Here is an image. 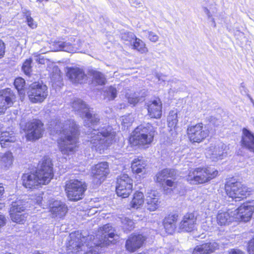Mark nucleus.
I'll use <instances>...</instances> for the list:
<instances>
[{
    "label": "nucleus",
    "instance_id": "nucleus-1",
    "mask_svg": "<svg viewBox=\"0 0 254 254\" xmlns=\"http://www.w3.org/2000/svg\"><path fill=\"white\" fill-rule=\"evenodd\" d=\"M73 110L82 117H84V126L90 127L87 131L91 147L102 153L104 150L112 144L115 138V132L111 127H103L100 128H92L97 125L100 119L93 109L89 108L81 99H75L71 104Z\"/></svg>",
    "mask_w": 254,
    "mask_h": 254
},
{
    "label": "nucleus",
    "instance_id": "nucleus-2",
    "mask_svg": "<svg viewBox=\"0 0 254 254\" xmlns=\"http://www.w3.org/2000/svg\"><path fill=\"white\" fill-rule=\"evenodd\" d=\"M116 235L112 225L107 224L100 228L96 238L90 235L85 237L79 231L71 233L66 244L67 254H77L80 251L89 249L85 254H99L100 248L109 245L115 240Z\"/></svg>",
    "mask_w": 254,
    "mask_h": 254
},
{
    "label": "nucleus",
    "instance_id": "nucleus-3",
    "mask_svg": "<svg viewBox=\"0 0 254 254\" xmlns=\"http://www.w3.org/2000/svg\"><path fill=\"white\" fill-rule=\"evenodd\" d=\"M49 127L52 133L60 134L57 141L62 154L66 156L73 155L77 147L78 135V127L74 121L71 120L64 123L59 120L52 121Z\"/></svg>",
    "mask_w": 254,
    "mask_h": 254
},
{
    "label": "nucleus",
    "instance_id": "nucleus-4",
    "mask_svg": "<svg viewBox=\"0 0 254 254\" xmlns=\"http://www.w3.org/2000/svg\"><path fill=\"white\" fill-rule=\"evenodd\" d=\"M54 176L50 158L45 157L35 173H26L22 177V184L27 189H35L41 185L49 183Z\"/></svg>",
    "mask_w": 254,
    "mask_h": 254
},
{
    "label": "nucleus",
    "instance_id": "nucleus-5",
    "mask_svg": "<svg viewBox=\"0 0 254 254\" xmlns=\"http://www.w3.org/2000/svg\"><path fill=\"white\" fill-rule=\"evenodd\" d=\"M155 128L150 124L140 125L132 132L129 141L132 146H148L153 140Z\"/></svg>",
    "mask_w": 254,
    "mask_h": 254
},
{
    "label": "nucleus",
    "instance_id": "nucleus-6",
    "mask_svg": "<svg viewBox=\"0 0 254 254\" xmlns=\"http://www.w3.org/2000/svg\"><path fill=\"white\" fill-rule=\"evenodd\" d=\"M218 173L214 168H197L190 171L187 180L193 184H203L216 177Z\"/></svg>",
    "mask_w": 254,
    "mask_h": 254
},
{
    "label": "nucleus",
    "instance_id": "nucleus-7",
    "mask_svg": "<svg viewBox=\"0 0 254 254\" xmlns=\"http://www.w3.org/2000/svg\"><path fill=\"white\" fill-rule=\"evenodd\" d=\"M21 128L26 133L27 139L29 140L38 139L42 137L44 129L43 124L37 120L24 124L21 122L20 124Z\"/></svg>",
    "mask_w": 254,
    "mask_h": 254
},
{
    "label": "nucleus",
    "instance_id": "nucleus-8",
    "mask_svg": "<svg viewBox=\"0 0 254 254\" xmlns=\"http://www.w3.org/2000/svg\"><path fill=\"white\" fill-rule=\"evenodd\" d=\"M65 190L70 200L77 201L82 198L86 186L77 180H71L66 184Z\"/></svg>",
    "mask_w": 254,
    "mask_h": 254
},
{
    "label": "nucleus",
    "instance_id": "nucleus-9",
    "mask_svg": "<svg viewBox=\"0 0 254 254\" xmlns=\"http://www.w3.org/2000/svg\"><path fill=\"white\" fill-rule=\"evenodd\" d=\"M227 195L232 199L243 198L249 194L248 188L241 182L232 180L225 185Z\"/></svg>",
    "mask_w": 254,
    "mask_h": 254
},
{
    "label": "nucleus",
    "instance_id": "nucleus-10",
    "mask_svg": "<svg viewBox=\"0 0 254 254\" xmlns=\"http://www.w3.org/2000/svg\"><path fill=\"white\" fill-rule=\"evenodd\" d=\"M209 131L206 127L202 123L189 126L187 128V134L191 142L200 143L208 136Z\"/></svg>",
    "mask_w": 254,
    "mask_h": 254
},
{
    "label": "nucleus",
    "instance_id": "nucleus-11",
    "mask_svg": "<svg viewBox=\"0 0 254 254\" xmlns=\"http://www.w3.org/2000/svg\"><path fill=\"white\" fill-rule=\"evenodd\" d=\"M27 93L31 102L41 103L48 95L47 87L43 84L35 82L31 84Z\"/></svg>",
    "mask_w": 254,
    "mask_h": 254
},
{
    "label": "nucleus",
    "instance_id": "nucleus-12",
    "mask_svg": "<svg viewBox=\"0 0 254 254\" xmlns=\"http://www.w3.org/2000/svg\"><path fill=\"white\" fill-rule=\"evenodd\" d=\"M132 189V180L127 174H122L117 179L116 193L119 196L126 198L128 196Z\"/></svg>",
    "mask_w": 254,
    "mask_h": 254
},
{
    "label": "nucleus",
    "instance_id": "nucleus-13",
    "mask_svg": "<svg viewBox=\"0 0 254 254\" xmlns=\"http://www.w3.org/2000/svg\"><path fill=\"white\" fill-rule=\"evenodd\" d=\"M227 146L221 142L212 143L207 149L206 156L213 161L223 159L227 155Z\"/></svg>",
    "mask_w": 254,
    "mask_h": 254
},
{
    "label": "nucleus",
    "instance_id": "nucleus-14",
    "mask_svg": "<svg viewBox=\"0 0 254 254\" xmlns=\"http://www.w3.org/2000/svg\"><path fill=\"white\" fill-rule=\"evenodd\" d=\"M254 210V201L244 203L233 211L236 221H249L251 218Z\"/></svg>",
    "mask_w": 254,
    "mask_h": 254
},
{
    "label": "nucleus",
    "instance_id": "nucleus-15",
    "mask_svg": "<svg viewBox=\"0 0 254 254\" xmlns=\"http://www.w3.org/2000/svg\"><path fill=\"white\" fill-rule=\"evenodd\" d=\"M109 173V165L107 162H101L95 165L92 167L91 171L93 183L97 185L101 184Z\"/></svg>",
    "mask_w": 254,
    "mask_h": 254
},
{
    "label": "nucleus",
    "instance_id": "nucleus-16",
    "mask_svg": "<svg viewBox=\"0 0 254 254\" xmlns=\"http://www.w3.org/2000/svg\"><path fill=\"white\" fill-rule=\"evenodd\" d=\"M83 43L80 40L76 41L73 45L69 42L59 41L54 44L55 51H64L68 53L85 52V50L82 49Z\"/></svg>",
    "mask_w": 254,
    "mask_h": 254
},
{
    "label": "nucleus",
    "instance_id": "nucleus-17",
    "mask_svg": "<svg viewBox=\"0 0 254 254\" xmlns=\"http://www.w3.org/2000/svg\"><path fill=\"white\" fill-rule=\"evenodd\" d=\"M15 99L13 91L6 88L0 91V114L3 113L7 108L12 105Z\"/></svg>",
    "mask_w": 254,
    "mask_h": 254
},
{
    "label": "nucleus",
    "instance_id": "nucleus-18",
    "mask_svg": "<svg viewBox=\"0 0 254 254\" xmlns=\"http://www.w3.org/2000/svg\"><path fill=\"white\" fill-rule=\"evenodd\" d=\"M176 174V172L174 170L164 169L157 174L156 181L159 183H163L166 181V184L168 187L175 188L177 186L176 183L169 178L174 179Z\"/></svg>",
    "mask_w": 254,
    "mask_h": 254
},
{
    "label": "nucleus",
    "instance_id": "nucleus-19",
    "mask_svg": "<svg viewBox=\"0 0 254 254\" xmlns=\"http://www.w3.org/2000/svg\"><path fill=\"white\" fill-rule=\"evenodd\" d=\"M49 207L53 217L62 218L67 212V207L61 201L54 200H49Z\"/></svg>",
    "mask_w": 254,
    "mask_h": 254
},
{
    "label": "nucleus",
    "instance_id": "nucleus-20",
    "mask_svg": "<svg viewBox=\"0 0 254 254\" xmlns=\"http://www.w3.org/2000/svg\"><path fill=\"white\" fill-rule=\"evenodd\" d=\"M148 115L151 118L159 119L162 116V102L159 99L149 101L147 103Z\"/></svg>",
    "mask_w": 254,
    "mask_h": 254
},
{
    "label": "nucleus",
    "instance_id": "nucleus-21",
    "mask_svg": "<svg viewBox=\"0 0 254 254\" xmlns=\"http://www.w3.org/2000/svg\"><path fill=\"white\" fill-rule=\"evenodd\" d=\"M144 241L141 235H131L126 242V248L128 251L133 252L141 247Z\"/></svg>",
    "mask_w": 254,
    "mask_h": 254
},
{
    "label": "nucleus",
    "instance_id": "nucleus-22",
    "mask_svg": "<svg viewBox=\"0 0 254 254\" xmlns=\"http://www.w3.org/2000/svg\"><path fill=\"white\" fill-rule=\"evenodd\" d=\"M216 218L217 223L221 226L228 225L233 221H236L234 211L230 210H219Z\"/></svg>",
    "mask_w": 254,
    "mask_h": 254
},
{
    "label": "nucleus",
    "instance_id": "nucleus-23",
    "mask_svg": "<svg viewBox=\"0 0 254 254\" xmlns=\"http://www.w3.org/2000/svg\"><path fill=\"white\" fill-rule=\"evenodd\" d=\"M196 218L192 213H187L184 215L180 222V228L186 232H191L195 228Z\"/></svg>",
    "mask_w": 254,
    "mask_h": 254
},
{
    "label": "nucleus",
    "instance_id": "nucleus-24",
    "mask_svg": "<svg viewBox=\"0 0 254 254\" xmlns=\"http://www.w3.org/2000/svg\"><path fill=\"white\" fill-rule=\"evenodd\" d=\"M219 245L215 241L196 246L192 254H210L219 248Z\"/></svg>",
    "mask_w": 254,
    "mask_h": 254
},
{
    "label": "nucleus",
    "instance_id": "nucleus-25",
    "mask_svg": "<svg viewBox=\"0 0 254 254\" xmlns=\"http://www.w3.org/2000/svg\"><path fill=\"white\" fill-rule=\"evenodd\" d=\"M159 193L156 190L148 192L146 196L147 207L150 211H155L159 206Z\"/></svg>",
    "mask_w": 254,
    "mask_h": 254
},
{
    "label": "nucleus",
    "instance_id": "nucleus-26",
    "mask_svg": "<svg viewBox=\"0 0 254 254\" xmlns=\"http://www.w3.org/2000/svg\"><path fill=\"white\" fill-rule=\"evenodd\" d=\"M241 144L250 151L254 152V135L246 128L243 129Z\"/></svg>",
    "mask_w": 254,
    "mask_h": 254
},
{
    "label": "nucleus",
    "instance_id": "nucleus-27",
    "mask_svg": "<svg viewBox=\"0 0 254 254\" xmlns=\"http://www.w3.org/2000/svg\"><path fill=\"white\" fill-rule=\"evenodd\" d=\"M67 75L69 79L73 83H81L86 77L83 70L77 67L69 68Z\"/></svg>",
    "mask_w": 254,
    "mask_h": 254
},
{
    "label": "nucleus",
    "instance_id": "nucleus-28",
    "mask_svg": "<svg viewBox=\"0 0 254 254\" xmlns=\"http://www.w3.org/2000/svg\"><path fill=\"white\" fill-rule=\"evenodd\" d=\"M177 214L169 215L166 217L163 222L164 227L168 234H172L176 228V222L178 220Z\"/></svg>",
    "mask_w": 254,
    "mask_h": 254
},
{
    "label": "nucleus",
    "instance_id": "nucleus-29",
    "mask_svg": "<svg viewBox=\"0 0 254 254\" xmlns=\"http://www.w3.org/2000/svg\"><path fill=\"white\" fill-rule=\"evenodd\" d=\"M13 160L12 153L7 151L0 155V166L2 169L7 170L12 166Z\"/></svg>",
    "mask_w": 254,
    "mask_h": 254
},
{
    "label": "nucleus",
    "instance_id": "nucleus-30",
    "mask_svg": "<svg viewBox=\"0 0 254 254\" xmlns=\"http://www.w3.org/2000/svg\"><path fill=\"white\" fill-rule=\"evenodd\" d=\"M178 116L176 111H171L167 118L168 127L171 135L175 137L177 135L176 127L178 123Z\"/></svg>",
    "mask_w": 254,
    "mask_h": 254
},
{
    "label": "nucleus",
    "instance_id": "nucleus-31",
    "mask_svg": "<svg viewBox=\"0 0 254 254\" xmlns=\"http://www.w3.org/2000/svg\"><path fill=\"white\" fill-rule=\"evenodd\" d=\"M146 162L143 158L134 159L131 163L132 171L134 173L143 174L146 171Z\"/></svg>",
    "mask_w": 254,
    "mask_h": 254
},
{
    "label": "nucleus",
    "instance_id": "nucleus-32",
    "mask_svg": "<svg viewBox=\"0 0 254 254\" xmlns=\"http://www.w3.org/2000/svg\"><path fill=\"white\" fill-rule=\"evenodd\" d=\"M16 141V137L13 131L2 132L0 136V144L2 147H7L9 143Z\"/></svg>",
    "mask_w": 254,
    "mask_h": 254
},
{
    "label": "nucleus",
    "instance_id": "nucleus-33",
    "mask_svg": "<svg viewBox=\"0 0 254 254\" xmlns=\"http://www.w3.org/2000/svg\"><path fill=\"white\" fill-rule=\"evenodd\" d=\"M144 195L141 192H136L130 203V207L138 209L144 203Z\"/></svg>",
    "mask_w": 254,
    "mask_h": 254
},
{
    "label": "nucleus",
    "instance_id": "nucleus-34",
    "mask_svg": "<svg viewBox=\"0 0 254 254\" xmlns=\"http://www.w3.org/2000/svg\"><path fill=\"white\" fill-rule=\"evenodd\" d=\"M131 46L134 50L137 51L141 54H146L148 52V50L145 43L136 37L132 43Z\"/></svg>",
    "mask_w": 254,
    "mask_h": 254
},
{
    "label": "nucleus",
    "instance_id": "nucleus-35",
    "mask_svg": "<svg viewBox=\"0 0 254 254\" xmlns=\"http://www.w3.org/2000/svg\"><path fill=\"white\" fill-rule=\"evenodd\" d=\"M14 210L13 209L9 210L11 219L12 221L17 223H23L27 215L23 213H16L17 210Z\"/></svg>",
    "mask_w": 254,
    "mask_h": 254
},
{
    "label": "nucleus",
    "instance_id": "nucleus-36",
    "mask_svg": "<svg viewBox=\"0 0 254 254\" xmlns=\"http://www.w3.org/2000/svg\"><path fill=\"white\" fill-rule=\"evenodd\" d=\"M122 227L125 232L130 231L134 228L133 221L128 217L123 216L120 218Z\"/></svg>",
    "mask_w": 254,
    "mask_h": 254
},
{
    "label": "nucleus",
    "instance_id": "nucleus-37",
    "mask_svg": "<svg viewBox=\"0 0 254 254\" xmlns=\"http://www.w3.org/2000/svg\"><path fill=\"white\" fill-rule=\"evenodd\" d=\"M91 75L93 76V81L99 85H104L106 82L104 75L101 72L92 69L89 71Z\"/></svg>",
    "mask_w": 254,
    "mask_h": 254
},
{
    "label": "nucleus",
    "instance_id": "nucleus-38",
    "mask_svg": "<svg viewBox=\"0 0 254 254\" xmlns=\"http://www.w3.org/2000/svg\"><path fill=\"white\" fill-rule=\"evenodd\" d=\"M127 99L128 102L130 105H132L133 106H134L137 103L142 102L144 100V97H139L136 93H133L130 94L129 96L127 95Z\"/></svg>",
    "mask_w": 254,
    "mask_h": 254
},
{
    "label": "nucleus",
    "instance_id": "nucleus-39",
    "mask_svg": "<svg viewBox=\"0 0 254 254\" xmlns=\"http://www.w3.org/2000/svg\"><path fill=\"white\" fill-rule=\"evenodd\" d=\"M121 38L123 41L130 43L131 44L133 41L136 38V36L132 32L125 31L121 33Z\"/></svg>",
    "mask_w": 254,
    "mask_h": 254
},
{
    "label": "nucleus",
    "instance_id": "nucleus-40",
    "mask_svg": "<svg viewBox=\"0 0 254 254\" xmlns=\"http://www.w3.org/2000/svg\"><path fill=\"white\" fill-rule=\"evenodd\" d=\"M14 84L17 91L19 92L20 94H22L24 93L23 89L25 85V80L23 78L21 77L16 78L15 79Z\"/></svg>",
    "mask_w": 254,
    "mask_h": 254
},
{
    "label": "nucleus",
    "instance_id": "nucleus-41",
    "mask_svg": "<svg viewBox=\"0 0 254 254\" xmlns=\"http://www.w3.org/2000/svg\"><path fill=\"white\" fill-rule=\"evenodd\" d=\"M122 125L125 127H128L134 121L133 116L131 114H129L127 116H124L122 117Z\"/></svg>",
    "mask_w": 254,
    "mask_h": 254
},
{
    "label": "nucleus",
    "instance_id": "nucleus-42",
    "mask_svg": "<svg viewBox=\"0 0 254 254\" xmlns=\"http://www.w3.org/2000/svg\"><path fill=\"white\" fill-rule=\"evenodd\" d=\"M106 94L109 100H113L117 96V91L115 87L111 86L106 90Z\"/></svg>",
    "mask_w": 254,
    "mask_h": 254
},
{
    "label": "nucleus",
    "instance_id": "nucleus-43",
    "mask_svg": "<svg viewBox=\"0 0 254 254\" xmlns=\"http://www.w3.org/2000/svg\"><path fill=\"white\" fill-rule=\"evenodd\" d=\"M15 209L14 210H17L16 213H23V212L25 210V207L23 206L22 204V202L21 201H17L14 202H13L11 204V207L10 209Z\"/></svg>",
    "mask_w": 254,
    "mask_h": 254
},
{
    "label": "nucleus",
    "instance_id": "nucleus-44",
    "mask_svg": "<svg viewBox=\"0 0 254 254\" xmlns=\"http://www.w3.org/2000/svg\"><path fill=\"white\" fill-rule=\"evenodd\" d=\"M143 32L147 38L152 42L155 43L158 41L159 36L155 33L148 30H144Z\"/></svg>",
    "mask_w": 254,
    "mask_h": 254
},
{
    "label": "nucleus",
    "instance_id": "nucleus-45",
    "mask_svg": "<svg viewBox=\"0 0 254 254\" xmlns=\"http://www.w3.org/2000/svg\"><path fill=\"white\" fill-rule=\"evenodd\" d=\"M32 60L29 59L26 60L22 66V70L25 74L29 75L31 72Z\"/></svg>",
    "mask_w": 254,
    "mask_h": 254
},
{
    "label": "nucleus",
    "instance_id": "nucleus-46",
    "mask_svg": "<svg viewBox=\"0 0 254 254\" xmlns=\"http://www.w3.org/2000/svg\"><path fill=\"white\" fill-rule=\"evenodd\" d=\"M26 22L29 27L32 29H35L37 26V24L29 14L26 15Z\"/></svg>",
    "mask_w": 254,
    "mask_h": 254
},
{
    "label": "nucleus",
    "instance_id": "nucleus-47",
    "mask_svg": "<svg viewBox=\"0 0 254 254\" xmlns=\"http://www.w3.org/2000/svg\"><path fill=\"white\" fill-rule=\"evenodd\" d=\"M202 228L205 231L211 230L214 228V226L212 223V219L207 220L202 224Z\"/></svg>",
    "mask_w": 254,
    "mask_h": 254
},
{
    "label": "nucleus",
    "instance_id": "nucleus-48",
    "mask_svg": "<svg viewBox=\"0 0 254 254\" xmlns=\"http://www.w3.org/2000/svg\"><path fill=\"white\" fill-rule=\"evenodd\" d=\"M248 251L249 254H254V238L249 242Z\"/></svg>",
    "mask_w": 254,
    "mask_h": 254
},
{
    "label": "nucleus",
    "instance_id": "nucleus-49",
    "mask_svg": "<svg viewBox=\"0 0 254 254\" xmlns=\"http://www.w3.org/2000/svg\"><path fill=\"white\" fill-rule=\"evenodd\" d=\"M5 44L1 40H0V59L3 57L5 54Z\"/></svg>",
    "mask_w": 254,
    "mask_h": 254
},
{
    "label": "nucleus",
    "instance_id": "nucleus-50",
    "mask_svg": "<svg viewBox=\"0 0 254 254\" xmlns=\"http://www.w3.org/2000/svg\"><path fill=\"white\" fill-rule=\"evenodd\" d=\"M35 60L36 62L41 64H45L46 62H47V60L44 58V56L41 55L35 56Z\"/></svg>",
    "mask_w": 254,
    "mask_h": 254
},
{
    "label": "nucleus",
    "instance_id": "nucleus-51",
    "mask_svg": "<svg viewBox=\"0 0 254 254\" xmlns=\"http://www.w3.org/2000/svg\"><path fill=\"white\" fill-rule=\"evenodd\" d=\"M208 209L210 210L213 211L217 207V203L215 201H212L208 203Z\"/></svg>",
    "mask_w": 254,
    "mask_h": 254
},
{
    "label": "nucleus",
    "instance_id": "nucleus-52",
    "mask_svg": "<svg viewBox=\"0 0 254 254\" xmlns=\"http://www.w3.org/2000/svg\"><path fill=\"white\" fill-rule=\"evenodd\" d=\"M159 83H161L162 82H165L167 80V77L166 76L163 74H157L156 75Z\"/></svg>",
    "mask_w": 254,
    "mask_h": 254
},
{
    "label": "nucleus",
    "instance_id": "nucleus-53",
    "mask_svg": "<svg viewBox=\"0 0 254 254\" xmlns=\"http://www.w3.org/2000/svg\"><path fill=\"white\" fill-rule=\"evenodd\" d=\"M229 254H245L244 252L238 249H231Z\"/></svg>",
    "mask_w": 254,
    "mask_h": 254
},
{
    "label": "nucleus",
    "instance_id": "nucleus-54",
    "mask_svg": "<svg viewBox=\"0 0 254 254\" xmlns=\"http://www.w3.org/2000/svg\"><path fill=\"white\" fill-rule=\"evenodd\" d=\"M5 224V218L3 215H0V229Z\"/></svg>",
    "mask_w": 254,
    "mask_h": 254
},
{
    "label": "nucleus",
    "instance_id": "nucleus-55",
    "mask_svg": "<svg viewBox=\"0 0 254 254\" xmlns=\"http://www.w3.org/2000/svg\"><path fill=\"white\" fill-rule=\"evenodd\" d=\"M42 199H43L42 196L40 195H38L36 198V203L38 204H39V205L41 204L42 203Z\"/></svg>",
    "mask_w": 254,
    "mask_h": 254
},
{
    "label": "nucleus",
    "instance_id": "nucleus-56",
    "mask_svg": "<svg viewBox=\"0 0 254 254\" xmlns=\"http://www.w3.org/2000/svg\"><path fill=\"white\" fill-rule=\"evenodd\" d=\"M204 12L207 15V16H208V18L211 17L212 15L210 14L209 10L207 8L205 7L204 8Z\"/></svg>",
    "mask_w": 254,
    "mask_h": 254
},
{
    "label": "nucleus",
    "instance_id": "nucleus-57",
    "mask_svg": "<svg viewBox=\"0 0 254 254\" xmlns=\"http://www.w3.org/2000/svg\"><path fill=\"white\" fill-rule=\"evenodd\" d=\"M212 23H213V26L214 27H216V23H215V22L214 21V18H212V20H211Z\"/></svg>",
    "mask_w": 254,
    "mask_h": 254
},
{
    "label": "nucleus",
    "instance_id": "nucleus-58",
    "mask_svg": "<svg viewBox=\"0 0 254 254\" xmlns=\"http://www.w3.org/2000/svg\"><path fill=\"white\" fill-rule=\"evenodd\" d=\"M249 98L250 99L251 101L253 103L254 102V100L250 96H249Z\"/></svg>",
    "mask_w": 254,
    "mask_h": 254
},
{
    "label": "nucleus",
    "instance_id": "nucleus-59",
    "mask_svg": "<svg viewBox=\"0 0 254 254\" xmlns=\"http://www.w3.org/2000/svg\"><path fill=\"white\" fill-rule=\"evenodd\" d=\"M253 104V105H254V102Z\"/></svg>",
    "mask_w": 254,
    "mask_h": 254
}]
</instances>
